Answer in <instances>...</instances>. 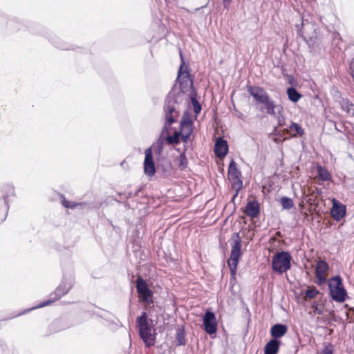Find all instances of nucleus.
Listing matches in <instances>:
<instances>
[{
	"mask_svg": "<svg viewBox=\"0 0 354 354\" xmlns=\"http://www.w3.org/2000/svg\"><path fill=\"white\" fill-rule=\"evenodd\" d=\"M180 137H181L180 132L174 131L173 136H168L167 140L170 144H178L180 141Z\"/></svg>",
	"mask_w": 354,
	"mask_h": 354,
	"instance_id": "393cba45",
	"label": "nucleus"
},
{
	"mask_svg": "<svg viewBox=\"0 0 354 354\" xmlns=\"http://www.w3.org/2000/svg\"><path fill=\"white\" fill-rule=\"evenodd\" d=\"M245 213L252 218L257 216L259 214V206L257 202H249L245 207Z\"/></svg>",
	"mask_w": 354,
	"mask_h": 354,
	"instance_id": "a211bd4d",
	"label": "nucleus"
},
{
	"mask_svg": "<svg viewBox=\"0 0 354 354\" xmlns=\"http://www.w3.org/2000/svg\"><path fill=\"white\" fill-rule=\"evenodd\" d=\"M317 171L318 177L321 180L325 181L331 180V175L326 168L322 166H317Z\"/></svg>",
	"mask_w": 354,
	"mask_h": 354,
	"instance_id": "4be33fe9",
	"label": "nucleus"
},
{
	"mask_svg": "<svg viewBox=\"0 0 354 354\" xmlns=\"http://www.w3.org/2000/svg\"><path fill=\"white\" fill-rule=\"evenodd\" d=\"M279 348V342L276 339H272L265 346V354H277Z\"/></svg>",
	"mask_w": 354,
	"mask_h": 354,
	"instance_id": "6ab92c4d",
	"label": "nucleus"
},
{
	"mask_svg": "<svg viewBox=\"0 0 354 354\" xmlns=\"http://www.w3.org/2000/svg\"><path fill=\"white\" fill-rule=\"evenodd\" d=\"M136 288L140 297L147 304H149L152 301V291L149 288L145 280L139 277L136 281Z\"/></svg>",
	"mask_w": 354,
	"mask_h": 354,
	"instance_id": "39448f33",
	"label": "nucleus"
},
{
	"mask_svg": "<svg viewBox=\"0 0 354 354\" xmlns=\"http://www.w3.org/2000/svg\"><path fill=\"white\" fill-rule=\"evenodd\" d=\"M333 207L330 210L331 216L333 218L339 221L346 215V205L337 201L335 198L332 199Z\"/></svg>",
	"mask_w": 354,
	"mask_h": 354,
	"instance_id": "9d476101",
	"label": "nucleus"
},
{
	"mask_svg": "<svg viewBox=\"0 0 354 354\" xmlns=\"http://www.w3.org/2000/svg\"><path fill=\"white\" fill-rule=\"evenodd\" d=\"M248 93L255 99V100L263 104L269 97L267 92L260 87L248 86Z\"/></svg>",
	"mask_w": 354,
	"mask_h": 354,
	"instance_id": "ddd939ff",
	"label": "nucleus"
},
{
	"mask_svg": "<svg viewBox=\"0 0 354 354\" xmlns=\"http://www.w3.org/2000/svg\"><path fill=\"white\" fill-rule=\"evenodd\" d=\"M68 289H66L65 291L60 292V291H61L60 288H58L56 290V294L58 295L59 296L64 295L68 292Z\"/></svg>",
	"mask_w": 354,
	"mask_h": 354,
	"instance_id": "72a5a7b5",
	"label": "nucleus"
},
{
	"mask_svg": "<svg viewBox=\"0 0 354 354\" xmlns=\"http://www.w3.org/2000/svg\"><path fill=\"white\" fill-rule=\"evenodd\" d=\"M328 287L332 298L338 302L346 300L347 293L339 276L333 277L328 282Z\"/></svg>",
	"mask_w": 354,
	"mask_h": 354,
	"instance_id": "7ed1b4c3",
	"label": "nucleus"
},
{
	"mask_svg": "<svg viewBox=\"0 0 354 354\" xmlns=\"http://www.w3.org/2000/svg\"><path fill=\"white\" fill-rule=\"evenodd\" d=\"M144 171L148 176H153L156 173V167L152 155V148L149 147L145 151Z\"/></svg>",
	"mask_w": 354,
	"mask_h": 354,
	"instance_id": "6e6552de",
	"label": "nucleus"
},
{
	"mask_svg": "<svg viewBox=\"0 0 354 354\" xmlns=\"http://www.w3.org/2000/svg\"><path fill=\"white\" fill-rule=\"evenodd\" d=\"M62 204L66 208H74L77 206H82L84 205V203H75L73 202L68 201L66 199L62 201Z\"/></svg>",
	"mask_w": 354,
	"mask_h": 354,
	"instance_id": "c85d7f7f",
	"label": "nucleus"
},
{
	"mask_svg": "<svg viewBox=\"0 0 354 354\" xmlns=\"http://www.w3.org/2000/svg\"><path fill=\"white\" fill-rule=\"evenodd\" d=\"M178 80L180 84L185 83L189 84L191 83V80L189 77V73L187 70V66L185 65L183 62L178 71Z\"/></svg>",
	"mask_w": 354,
	"mask_h": 354,
	"instance_id": "f3484780",
	"label": "nucleus"
},
{
	"mask_svg": "<svg viewBox=\"0 0 354 354\" xmlns=\"http://www.w3.org/2000/svg\"><path fill=\"white\" fill-rule=\"evenodd\" d=\"M53 301H54V300H48L47 301L44 302V303L39 304V306H37L35 308H41V307L46 306L47 305H49L50 304H51Z\"/></svg>",
	"mask_w": 354,
	"mask_h": 354,
	"instance_id": "2f4dec72",
	"label": "nucleus"
},
{
	"mask_svg": "<svg viewBox=\"0 0 354 354\" xmlns=\"http://www.w3.org/2000/svg\"><path fill=\"white\" fill-rule=\"evenodd\" d=\"M278 124L279 126L282 127L285 125V120L283 117H278Z\"/></svg>",
	"mask_w": 354,
	"mask_h": 354,
	"instance_id": "473e14b6",
	"label": "nucleus"
},
{
	"mask_svg": "<svg viewBox=\"0 0 354 354\" xmlns=\"http://www.w3.org/2000/svg\"><path fill=\"white\" fill-rule=\"evenodd\" d=\"M236 239L234 240V243L232 245L230 258L228 260V266L230 267L232 275L236 274V267L239 259L241 255V243L239 234L234 235Z\"/></svg>",
	"mask_w": 354,
	"mask_h": 354,
	"instance_id": "20e7f679",
	"label": "nucleus"
},
{
	"mask_svg": "<svg viewBox=\"0 0 354 354\" xmlns=\"http://www.w3.org/2000/svg\"><path fill=\"white\" fill-rule=\"evenodd\" d=\"M287 94L290 100L293 102H298L301 97V95L299 94L295 88H288L287 89Z\"/></svg>",
	"mask_w": 354,
	"mask_h": 354,
	"instance_id": "5701e85b",
	"label": "nucleus"
},
{
	"mask_svg": "<svg viewBox=\"0 0 354 354\" xmlns=\"http://www.w3.org/2000/svg\"><path fill=\"white\" fill-rule=\"evenodd\" d=\"M203 320L205 331L210 335L215 334L217 330V322L214 313L207 311Z\"/></svg>",
	"mask_w": 354,
	"mask_h": 354,
	"instance_id": "423d86ee",
	"label": "nucleus"
},
{
	"mask_svg": "<svg viewBox=\"0 0 354 354\" xmlns=\"http://www.w3.org/2000/svg\"><path fill=\"white\" fill-rule=\"evenodd\" d=\"M232 0H223L224 7L228 8V6Z\"/></svg>",
	"mask_w": 354,
	"mask_h": 354,
	"instance_id": "f704fd0d",
	"label": "nucleus"
},
{
	"mask_svg": "<svg viewBox=\"0 0 354 354\" xmlns=\"http://www.w3.org/2000/svg\"><path fill=\"white\" fill-rule=\"evenodd\" d=\"M342 107L344 109H346V111L348 113H350L351 111H353L354 112V105L352 104H350L348 102H346L342 104Z\"/></svg>",
	"mask_w": 354,
	"mask_h": 354,
	"instance_id": "c756f323",
	"label": "nucleus"
},
{
	"mask_svg": "<svg viewBox=\"0 0 354 354\" xmlns=\"http://www.w3.org/2000/svg\"><path fill=\"white\" fill-rule=\"evenodd\" d=\"M316 25L307 20H303L301 28L299 30L301 35L304 38L311 39L316 36Z\"/></svg>",
	"mask_w": 354,
	"mask_h": 354,
	"instance_id": "f8f14e48",
	"label": "nucleus"
},
{
	"mask_svg": "<svg viewBox=\"0 0 354 354\" xmlns=\"http://www.w3.org/2000/svg\"><path fill=\"white\" fill-rule=\"evenodd\" d=\"M319 293V290L315 287L308 288L305 293V298L313 299L315 298Z\"/></svg>",
	"mask_w": 354,
	"mask_h": 354,
	"instance_id": "a878e982",
	"label": "nucleus"
},
{
	"mask_svg": "<svg viewBox=\"0 0 354 354\" xmlns=\"http://www.w3.org/2000/svg\"><path fill=\"white\" fill-rule=\"evenodd\" d=\"M334 349L331 344H327L324 348L317 351V354H333Z\"/></svg>",
	"mask_w": 354,
	"mask_h": 354,
	"instance_id": "cd10ccee",
	"label": "nucleus"
},
{
	"mask_svg": "<svg viewBox=\"0 0 354 354\" xmlns=\"http://www.w3.org/2000/svg\"><path fill=\"white\" fill-rule=\"evenodd\" d=\"M192 104L194 105V111L198 113L200 112L201 111V106L200 105L198 104V102H196V100H192Z\"/></svg>",
	"mask_w": 354,
	"mask_h": 354,
	"instance_id": "7c9ffc66",
	"label": "nucleus"
},
{
	"mask_svg": "<svg viewBox=\"0 0 354 354\" xmlns=\"http://www.w3.org/2000/svg\"><path fill=\"white\" fill-rule=\"evenodd\" d=\"M192 122L189 117H183L180 122V135L183 142H187L192 133Z\"/></svg>",
	"mask_w": 354,
	"mask_h": 354,
	"instance_id": "9b49d317",
	"label": "nucleus"
},
{
	"mask_svg": "<svg viewBox=\"0 0 354 354\" xmlns=\"http://www.w3.org/2000/svg\"><path fill=\"white\" fill-rule=\"evenodd\" d=\"M328 265L324 260H318L315 265V274L317 283L319 285L324 284L327 279Z\"/></svg>",
	"mask_w": 354,
	"mask_h": 354,
	"instance_id": "0eeeda50",
	"label": "nucleus"
},
{
	"mask_svg": "<svg viewBox=\"0 0 354 354\" xmlns=\"http://www.w3.org/2000/svg\"><path fill=\"white\" fill-rule=\"evenodd\" d=\"M263 104L266 106L267 113L272 115H276L275 109H281L280 106H277L274 104V102L271 100L269 97L267 98V100L263 102Z\"/></svg>",
	"mask_w": 354,
	"mask_h": 354,
	"instance_id": "412c9836",
	"label": "nucleus"
},
{
	"mask_svg": "<svg viewBox=\"0 0 354 354\" xmlns=\"http://www.w3.org/2000/svg\"><path fill=\"white\" fill-rule=\"evenodd\" d=\"M137 324L141 338L146 346H150L155 344V330L153 326L149 324L147 315L145 312L137 318Z\"/></svg>",
	"mask_w": 354,
	"mask_h": 354,
	"instance_id": "f257e3e1",
	"label": "nucleus"
},
{
	"mask_svg": "<svg viewBox=\"0 0 354 354\" xmlns=\"http://www.w3.org/2000/svg\"><path fill=\"white\" fill-rule=\"evenodd\" d=\"M283 131L291 136H302L304 134V129L299 124L295 122H291L290 125H287Z\"/></svg>",
	"mask_w": 354,
	"mask_h": 354,
	"instance_id": "dca6fc26",
	"label": "nucleus"
},
{
	"mask_svg": "<svg viewBox=\"0 0 354 354\" xmlns=\"http://www.w3.org/2000/svg\"><path fill=\"white\" fill-rule=\"evenodd\" d=\"M280 203L283 209H289L294 206L292 200L286 196L281 197L280 199Z\"/></svg>",
	"mask_w": 354,
	"mask_h": 354,
	"instance_id": "b1692460",
	"label": "nucleus"
},
{
	"mask_svg": "<svg viewBox=\"0 0 354 354\" xmlns=\"http://www.w3.org/2000/svg\"><path fill=\"white\" fill-rule=\"evenodd\" d=\"M287 331V328L283 324H275L271 328V335L275 338L282 337Z\"/></svg>",
	"mask_w": 354,
	"mask_h": 354,
	"instance_id": "aec40b11",
	"label": "nucleus"
},
{
	"mask_svg": "<svg viewBox=\"0 0 354 354\" xmlns=\"http://www.w3.org/2000/svg\"><path fill=\"white\" fill-rule=\"evenodd\" d=\"M166 122L164 130L168 131L169 126L174 122L175 119L178 116V112L176 111L174 102L172 104H167L165 106Z\"/></svg>",
	"mask_w": 354,
	"mask_h": 354,
	"instance_id": "1a4fd4ad",
	"label": "nucleus"
},
{
	"mask_svg": "<svg viewBox=\"0 0 354 354\" xmlns=\"http://www.w3.org/2000/svg\"><path fill=\"white\" fill-rule=\"evenodd\" d=\"M292 257L288 252L275 254L272 259V268L274 271L282 274L290 268Z\"/></svg>",
	"mask_w": 354,
	"mask_h": 354,
	"instance_id": "f03ea898",
	"label": "nucleus"
},
{
	"mask_svg": "<svg viewBox=\"0 0 354 354\" xmlns=\"http://www.w3.org/2000/svg\"><path fill=\"white\" fill-rule=\"evenodd\" d=\"M312 308L313 309V312L315 314L323 315L324 313V307L322 304H319L318 302H315L312 305Z\"/></svg>",
	"mask_w": 354,
	"mask_h": 354,
	"instance_id": "bb28decb",
	"label": "nucleus"
},
{
	"mask_svg": "<svg viewBox=\"0 0 354 354\" xmlns=\"http://www.w3.org/2000/svg\"><path fill=\"white\" fill-rule=\"evenodd\" d=\"M228 151V146L227 142L221 138L216 140L214 146V152L216 155L220 158L226 156Z\"/></svg>",
	"mask_w": 354,
	"mask_h": 354,
	"instance_id": "4468645a",
	"label": "nucleus"
},
{
	"mask_svg": "<svg viewBox=\"0 0 354 354\" xmlns=\"http://www.w3.org/2000/svg\"><path fill=\"white\" fill-rule=\"evenodd\" d=\"M241 172L236 167V163L234 160H232L229 169H228V176L229 178L234 181V183H238L239 185H241V182L240 180Z\"/></svg>",
	"mask_w": 354,
	"mask_h": 354,
	"instance_id": "2eb2a0df",
	"label": "nucleus"
}]
</instances>
